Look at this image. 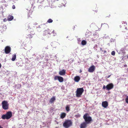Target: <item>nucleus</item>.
<instances>
[{"instance_id":"obj_1","label":"nucleus","mask_w":128,"mask_h":128,"mask_svg":"<svg viewBox=\"0 0 128 128\" xmlns=\"http://www.w3.org/2000/svg\"><path fill=\"white\" fill-rule=\"evenodd\" d=\"M12 116V113L10 111L7 112L5 114L3 115L2 116V118L3 119L7 120L10 118Z\"/></svg>"},{"instance_id":"obj_14","label":"nucleus","mask_w":128,"mask_h":128,"mask_svg":"<svg viewBox=\"0 0 128 128\" xmlns=\"http://www.w3.org/2000/svg\"><path fill=\"white\" fill-rule=\"evenodd\" d=\"M59 74L60 75H64L66 74V70H62L59 71Z\"/></svg>"},{"instance_id":"obj_33","label":"nucleus","mask_w":128,"mask_h":128,"mask_svg":"<svg viewBox=\"0 0 128 128\" xmlns=\"http://www.w3.org/2000/svg\"><path fill=\"white\" fill-rule=\"evenodd\" d=\"M106 88V86L105 85L104 86H103V89L104 90Z\"/></svg>"},{"instance_id":"obj_43","label":"nucleus","mask_w":128,"mask_h":128,"mask_svg":"<svg viewBox=\"0 0 128 128\" xmlns=\"http://www.w3.org/2000/svg\"><path fill=\"white\" fill-rule=\"evenodd\" d=\"M4 19H5H5H6V18H5V19H4Z\"/></svg>"},{"instance_id":"obj_15","label":"nucleus","mask_w":128,"mask_h":128,"mask_svg":"<svg viewBox=\"0 0 128 128\" xmlns=\"http://www.w3.org/2000/svg\"><path fill=\"white\" fill-rule=\"evenodd\" d=\"M80 80V78L78 76H76L74 78V80L76 82H78Z\"/></svg>"},{"instance_id":"obj_39","label":"nucleus","mask_w":128,"mask_h":128,"mask_svg":"<svg viewBox=\"0 0 128 128\" xmlns=\"http://www.w3.org/2000/svg\"><path fill=\"white\" fill-rule=\"evenodd\" d=\"M0 128H3V127H2L0 125Z\"/></svg>"},{"instance_id":"obj_17","label":"nucleus","mask_w":128,"mask_h":128,"mask_svg":"<svg viewBox=\"0 0 128 128\" xmlns=\"http://www.w3.org/2000/svg\"><path fill=\"white\" fill-rule=\"evenodd\" d=\"M66 114L64 112L62 113L60 115V118L62 119L64 118L66 116Z\"/></svg>"},{"instance_id":"obj_41","label":"nucleus","mask_w":128,"mask_h":128,"mask_svg":"<svg viewBox=\"0 0 128 128\" xmlns=\"http://www.w3.org/2000/svg\"><path fill=\"white\" fill-rule=\"evenodd\" d=\"M82 72V71L81 70H80V73H81Z\"/></svg>"},{"instance_id":"obj_11","label":"nucleus","mask_w":128,"mask_h":128,"mask_svg":"<svg viewBox=\"0 0 128 128\" xmlns=\"http://www.w3.org/2000/svg\"><path fill=\"white\" fill-rule=\"evenodd\" d=\"M31 28H30V30ZM30 30V34H28V37H27V38H31L32 37V36L34 35V30Z\"/></svg>"},{"instance_id":"obj_2","label":"nucleus","mask_w":128,"mask_h":128,"mask_svg":"<svg viewBox=\"0 0 128 128\" xmlns=\"http://www.w3.org/2000/svg\"><path fill=\"white\" fill-rule=\"evenodd\" d=\"M83 117L85 122L88 124L92 120L91 117L89 116V114L88 113H86L84 115Z\"/></svg>"},{"instance_id":"obj_5","label":"nucleus","mask_w":128,"mask_h":128,"mask_svg":"<svg viewBox=\"0 0 128 128\" xmlns=\"http://www.w3.org/2000/svg\"><path fill=\"white\" fill-rule=\"evenodd\" d=\"M51 31L49 29H47L44 30L43 33V35L46 37L48 38L50 36Z\"/></svg>"},{"instance_id":"obj_12","label":"nucleus","mask_w":128,"mask_h":128,"mask_svg":"<svg viewBox=\"0 0 128 128\" xmlns=\"http://www.w3.org/2000/svg\"><path fill=\"white\" fill-rule=\"evenodd\" d=\"M88 124L86 122H84L81 124L80 125V128H86L87 127V124Z\"/></svg>"},{"instance_id":"obj_24","label":"nucleus","mask_w":128,"mask_h":128,"mask_svg":"<svg viewBox=\"0 0 128 128\" xmlns=\"http://www.w3.org/2000/svg\"><path fill=\"white\" fill-rule=\"evenodd\" d=\"M86 42L85 40H83L81 42L82 44L83 45H84L86 44Z\"/></svg>"},{"instance_id":"obj_16","label":"nucleus","mask_w":128,"mask_h":128,"mask_svg":"<svg viewBox=\"0 0 128 128\" xmlns=\"http://www.w3.org/2000/svg\"><path fill=\"white\" fill-rule=\"evenodd\" d=\"M93 36L92 39L93 40H95L98 38V35L97 34H93Z\"/></svg>"},{"instance_id":"obj_34","label":"nucleus","mask_w":128,"mask_h":128,"mask_svg":"<svg viewBox=\"0 0 128 128\" xmlns=\"http://www.w3.org/2000/svg\"><path fill=\"white\" fill-rule=\"evenodd\" d=\"M110 76H111V75H110L108 76H106V78H109V77H110Z\"/></svg>"},{"instance_id":"obj_21","label":"nucleus","mask_w":128,"mask_h":128,"mask_svg":"<svg viewBox=\"0 0 128 128\" xmlns=\"http://www.w3.org/2000/svg\"><path fill=\"white\" fill-rule=\"evenodd\" d=\"M16 58V55L15 54H14L12 56V61H14L15 60Z\"/></svg>"},{"instance_id":"obj_29","label":"nucleus","mask_w":128,"mask_h":128,"mask_svg":"<svg viewBox=\"0 0 128 128\" xmlns=\"http://www.w3.org/2000/svg\"><path fill=\"white\" fill-rule=\"evenodd\" d=\"M111 54L112 56H114L115 54V52L114 51H113L111 53Z\"/></svg>"},{"instance_id":"obj_32","label":"nucleus","mask_w":128,"mask_h":128,"mask_svg":"<svg viewBox=\"0 0 128 128\" xmlns=\"http://www.w3.org/2000/svg\"><path fill=\"white\" fill-rule=\"evenodd\" d=\"M12 8L13 9H14L15 8V6L14 5H13L12 7Z\"/></svg>"},{"instance_id":"obj_6","label":"nucleus","mask_w":128,"mask_h":128,"mask_svg":"<svg viewBox=\"0 0 128 128\" xmlns=\"http://www.w3.org/2000/svg\"><path fill=\"white\" fill-rule=\"evenodd\" d=\"M84 91V90L82 88H78L76 91V97H80Z\"/></svg>"},{"instance_id":"obj_37","label":"nucleus","mask_w":128,"mask_h":128,"mask_svg":"<svg viewBox=\"0 0 128 128\" xmlns=\"http://www.w3.org/2000/svg\"><path fill=\"white\" fill-rule=\"evenodd\" d=\"M106 52V50H104V53H105Z\"/></svg>"},{"instance_id":"obj_22","label":"nucleus","mask_w":128,"mask_h":128,"mask_svg":"<svg viewBox=\"0 0 128 128\" xmlns=\"http://www.w3.org/2000/svg\"><path fill=\"white\" fill-rule=\"evenodd\" d=\"M102 27L103 28H105V27L108 28V25L107 24L104 23L102 24Z\"/></svg>"},{"instance_id":"obj_10","label":"nucleus","mask_w":128,"mask_h":128,"mask_svg":"<svg viewBox=\"0 0 128 128\" xmlns=\"http://www.w3.org/2000/svg\"><path fill=\"white\" fill-rule=\"evenodd\" d=\"M108 102L106 101L103 102L102 103V106L104 108H106L108 106Z\"/></svg>"},{"instance_id":"obj_19","label":"nucleus","mask_w":128,"mask_h":128,"mask_svg":"<svg viewBox=\"0 0 128 128\" xmlns=\"http://www.w3.org/2000/svg\"><path fill=\"white\" fill-rule=\"evenodd\" d=\"M56 99L54 96L52 97L49 101V102L51 103L53 102Z\"/></svg>"},{"instance_id":"obj_27","label":"nucleus","mask_w":128,"mask_h":128,"mask_svg":"<svg viewBox=\"0 0 128 128\" xmlns=\"http://www.w3.org/2000/svg\"><path fill=\"white\" fill-rule=\"evenodd\" d=\"M125 101L126 103L128 104V96H127L125 99Z\"/></svg>"},{"instance_id":"obj_4","label":"nucleus","mask_w":128,"mask_h":128,"mask_svg":"<svg viewBox=\"0 0 128 128\" xmlns=\"http://www.w3.org/2000/svg\"><path fill=\"white\" fill-rule=\"evenodd\" d=\"M2 108L4 110H7L9 108V104L6 100L3 101L2 103Z\"/></svg>"},{"instance_id":"obj_8","label":"nucleus","mask_w":128,"mask_h":128,"mask_svg":"<svg viewBox=\"0 0 128 128\" xmlns=\"http://www.w3.org/2000/svg\"><path fill=\"white\" fill-rule=\"evenodd\" d=\"M114 86L113 84L112 83H110L108 84L106 86V90H110L112 89Z\"/></svg>"},{"instance_id":"obj_35","label":"nucleus","mask_w":128,"mask_h":128,"mask_svg":"<svg viewBox=\"0 0 128 128\" xmlns=\"http://www.w3.org/2000/svg\"><path fill=\"white\" fill-rule=\"evenodd\" d=\"M124 67H126L127 66V65L125 64L124 65Z\"/></svg>"},{"instance_id":"obj_23","label":"nucleus","mask_w":128,"mask_h":128,"mask_svg":"<svg viewBox=\"0 0 128 128\" xmlns=\"http://www.w3.org/2000/svg\"><path fill=\"white\" fill-rule=\"evenodd\" d=\"M66 111L67 112H68L70 110V107H69V105H67L66 106Z\"/></svg>"},{"instance_id":"obj_9","label":"nucleus","mask_w":128,"mask_h":128,"mask_svg":"<svg viewBox=\"0 0 128 128\" xmlns=\"http://www.w3.org/2000/svg\"><path fill=\"white\" fill-rule=\"evenodd\" d=\"M95 69V67L94 65L90 67L88 69V71L90 72H92Z\"/></svg>"},{"instance_id":"obj_18","label":"nucleus","mask_w":128,"mask_h":128,"mask_svg":"<svg viewBox=\"0 0 128 128\" xmlns=\"http://www.w3.org/2000/svg\"><path fill=\"white\" fill-rule=\"evenodd\" d=\"M58 80L60 82H63L64 78L62 77L59 76Z\"/></svg>"},{"instance_id":"obj_36","label":"nucleus","mask_w":128,"mask_h":128,"mask_svg":"<svg viewBox=\"0 0 128 128\" xmlns=\"http://www.w3.org/2000/svg\"><path fill=\"white\" fill-rule=\"evenodd\" d=\"M98 10V8L97 9H96V10H95V12H97Z\"/></svg>"},{"instance_id":"obj_40","label":"nucleus","mask_w":128,"mask_h":128,"mask_svg":"<svg viewBox=\"0 0 128 128\" xmlns=\"http://www.w3.org/2000/svg\"><path fill=\"white\" fill-rule=\"evenodd\" d=\"M28 28H29L30 27V26H28Z\"/></svg>"},{"instance_id":"obj_31","label":"nucleus","mask_w":128,"mask_h":128,"mask_svg":"<svg viewBox=\"0 0 128 128\" xmlns=\"http://www.w3.org/2000/svg\"><path fill=\"white\" fill-rule=\"evenodd\" d=\"M110 16V14H106V17H109Z\"/></svg>"},{"instance_id":"obj_38","label":"nucleus","mask_w":128,"mask_h":128,"mask_svg":"<svg viewBox=\"0 0 128 128\" xmlns=\"http://www.w3.org/2000/svg\"><path fill=\"white\" fill-rule=\"evenodd\" d=\"M1 66H2L1 65V64H0V68L1 67Z\"/></svg>"},{"instance_id":"obj_42","label":"nucleus","mask_w":128,"mask_h":128,"mask_svg":"<svg viewBox=\"0 0 128 128\" xmlns=\"http://www.w3.org/2000/svg\"><path fill=\"white\" fill-rule=\"evenodd\" d=\"M127 56V58H128V55Z\"/></svg>"},{"instance_id":"obj_13","label":"nucleus","mask_w":128,"mask_h":128,"mask_svg":"<svg viewBox=\"0 0 128 128\" xmlns=\"http://www.w3.org/2000/svg\"><path fill=\"white\" fill-rule=\"evenodd\" d=\"M127 25L126 23L124 22H122V24L120 26H121V27H122L123 28H124L127 30V28L126 27V26Z\"/></svg>"},{"instance_id":"obj_7","label":"nucleus","mask_w":128,"mask_h":128,"mask_svg":"<svg viewBox=\"0 0 128 128\" xmlns=\"http://www.w3.org/2000/svg\"><path fill=\"white\" fill-rule=\"evenodd\" d=\"M11 50V48L9 46H6L4 49V51L6 54H8L9 53Z\"/></svg>"},{"instance_id":"obj_3","label":"nucleus","mask_w":128,"mask_h":128,"mask_svg":"<svg viewBox=\"0 0 128 128\" xmlns=\"http://www.w3.org/2000/svg\"><path fill=\"white\" fill-rule=\"evenodd\" d=\"M72 122L70 120H66L63 123V126L66 128H68L72 126Z\"/></svg>"},{"instance_id":"obj_28","label":"nucleus","mask_w":128,"mask_h":128,"mask_svg":"<svg viewBox=\"0 0 128 128\" xmlns=\"http://www.w3.org/2000/svg\"><path fill=\"white\" fill-rule=\"evenodd\" d=\"M81 115L80 114H77L75 115V117L76 118H80V117Z\"/></svg>"},{"instance_id":"obj_20","label":"nucleus","mask_w":128,"mask_h":128,"mask_svg":"<svg viewBox=\"0 0 128 128\" xmlns=\"http://www.w3.org/2000/svg\"><path fill=\"white\" fill-rule=\"evenodd\" d=\"M14 18V17L13 16H9L8 17V19L9 21H11Z\"/></svg>"},{"instance_id":"obj_30","label":"nucleus","mask_w":128,"mask_h":128,"mask_svg":"<svg viewBox=\"0 0 128 128\" xmlns=\"http://www.w3.org/2000/svg\"><path fill=\"white\" fill-rule=\"evenodd\" d=\"M59 76H55L54 78V79L55 80H58V78Z\"/></svg>"},{"instance_id":"obj_26","label":"nucleus","mask_w":128,"mask_h":128,"mask_svg":"<svg viewBox=\"0 0 128 128\" xmlns=\"http://www.w3.org/2000/svg\"><path fill=\"white\" fill-rule=\"evenodd\" d=\"M53 22V20L51 19L50 18L48 19L47 21V22L48 23H52Z\"/></svg>"},{"instance_id":"obj_44","label":"nucleus","mask_w":128,"mask_h":128,"mask_svg":"<svg viewBox=\"0 0 128 128\" xmlns=\"http://www.w3.org/2000/svg\"><path fill=\"white\" fill-rule=\"evenodd\" d=\"M100 50H102V48H100Z\"/></svg>"},{"instance_id":"obj_25","label":"nucleus","mask_w":128,"mask_h":128,"mask_svg":"<svg viewBox=\"0 0 128 128\" xmlns=\"http://www.w3.org/2000/svg\"><path fill=\"white\" fill-rule=\"evenodd\" d=\"M50 33L51 34H52L53 36H54L56 34V33L54 31V30H53L52 32L51 31Z\"/></svg>"}]
</instances>
